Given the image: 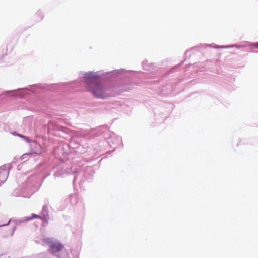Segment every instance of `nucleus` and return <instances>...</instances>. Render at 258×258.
<instances>
[{
	"label": "nucleus",
	"mask_w": 258,
	"mask_h": 258,
	"mask_svg": "<svg viewBox=\"0 0 258 258\" xmlns=\"http://www.w3.org/2000/svg\"><path fill=\"white\" fill-rule=\"evenodd\" d=\"M32 217L28 218V220H31L33 218H40V217L39 216H38L37 215H36V214H32Z\"/></svg>",
	"instance_id": "3"
},
{
	"label": "nucleus",
	"mask_w": 258,
	"mask_h": 258,
	"mask_svg": "<svg viewBox=\"0 0 258 258\" xmlns=\"http://www.w3.org/2000/svg\"><path fill=\"white\" fill-rule=\"evenodd\" d=\"M44 242L49 245V252L51 254L57 255L60 258H68L69 257V252L60 241L46 238L44 239Z\"/></svg>",
	"instance_id": "2"
},
{
	"label": "nucleus",
	"mask_w": 258,
	"mask_h": 258,
	"mask_svg": "<svg viewBox=\"0 0 258 258\" xmlns=\"http://www.w3.org/2000/svg\"><path fill=\"white\" fill-rule=\"evenodd\" d=\"M86 83L88 86L89 91L98 98L105 97V89L99 83L98 78L92 73H88L85 75Z\"/></svg>",
	"instance_id": "1"
},
{
	"label": "nucleus",
	"mask_w": 258,
	"mask_h": 258,
	"mask_svg": "<svg viewBox=\"0 0 258 258\" xmlns=\"http://www.w3.org/2000/svg\"><path fill=\"white\" fill-rule=\"evenodd\" d=\"M18 136L22 138H26V137H25L23 135H20V134H18Z\"/></svg>",
	"instance_id": "5"
},
{
	"label": "nucleus",
	"mask_w": 258,
	"mask_h": 258,
	"mask_svg": "<svg viewBox=\"0 0 258 258\" xmlns=\"http://www.w3.org/2000/svg\"><path fill=\"white\" fill-rule=\"evenodd\" d=\"M252 46L255 48L258 49V42L255 43L252 45Z\"/></svg>",
	"instance_id": "4"
}]
</instances>
